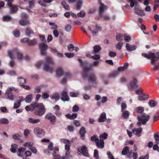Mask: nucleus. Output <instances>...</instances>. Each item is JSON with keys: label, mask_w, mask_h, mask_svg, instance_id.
<instances>
[{"label": "nucleus", "mask_w": 159, "mask_h": 159, "mask_svg": "<svg viewBox=\"0 0 159 159\" xmlns=\"http://www.w3.org/2000/svg\"><path fill=\"white\" fill-rule=\"evenodd\" d=\"M11 148L10 150L12 153H14L16 152V149L18 148L17 145L16 144H13L11 146Z\"/></svg>", "instance_id": "obj_29"}, {"label": "nucleus", "mask_w": 159, "mask_h": 159, "mask_svg": "<svg viewBox=\"0 0 159 159\" xmlns=\"http://www.w3.org/2000/svg\"><path fill=\"white\" fill-rule=\"evenodd\" d=\"M86 133V131L85 127L84 126L81 127L80 131L79 134L80 135V136L82 138L84 137L85 135V134Z\"/></svg>", "instance_id": "obj_23"}, {"label": "nucleus", "mask_w": 159, "mask_h": 159, "mask_svg": "<svg viewBox=\"0 0 159 159\" xmlns=\"http://www.w3.org/2000/svg\"><path fill=\"white\" fill-rule=\"evenodd\" d=\"M56 75L57 76H61L64 73L62 69L61 68H57L56 71Z\"/></svg>", "instance_id": "obj_28"}, {"label": "nucleus", "mask_w": 159, "mask_h": 159, "mask_svg": "<svg viewBox=\"0 0 159 159\" xmlns=\"http://www.w3.org/2000/svg\"><path fill=\"white\" fill-rule=\"evenodd\" d=\"M53 33L55 37H57L58 36L59 33L58 31L57 30H54L53 31Z\"/></svg>", "instance_id": "obj_63"}, {"label": "nucleus", "mask_w": 159, "mask_h": 159, "mask_svg": "<svg viewBox=\"0 0 159 159\" xmlns=\"http://www.w3.org/2000/svg\"><path fill=\"white\" fill-rule=\"evenodd\" d=\"M79 95L78 93H75L71 92L70 93V97H77Z\"/></svg>", "instance_id": "obj_56"}, {"label": "nucleus", "mask_w": 159, "mask_h": 159, "mask_svg": "<svg viewBox=\"0 0 159 159\" xmlns=\"http://www.w3.org/2000/svg\"><path fill=\"white\" fill-rule=\"evenodd\" d=\"M61 99L63 101H68L70 100L67 93L65 90H63L62 93Z\"/></svg>", "instance_id": "obj_13"}, {"label": "nucleus", "mask_w": 159, "mask_h": 159, "mask_svg": "<svg viewBox=\"0 0 159 159\" xmlns=\"http://www.w3.org/2000/svg\"><path fill=\"white\" fill-rule=\"evenodd\" d=\"M91 70L92 68L91 67H84L83 68L82 75L84 78H87L89 82L92 83L94 85H96L97 84V78L95 74L92 73L88 75L89 71Z\"/></svg>", "instance_id": "obj_2"}, {"label": "nucleus", "mask_w": 159, "mask_h": 159, "mask_svg": "<svg viewBox=\"0 0 159 159\" xmlns=\"http://www.w3.org/2000/svg\"><path fill=\"white\" fill-rule=\"evenodd\" d=\"M39 121L40 120L39 119H35L31 118H30L29 119V122L31 124H36L39 122Z\"/></svg>", "instance_id": "obj_31"}, {"label": "nucleus", "mask_w": 159, "mask_h": 159, "mask_svg": "<svg viewBox=\"0 0 159 159\" xmlns=\"http://www.w3.org/2000/svg\"><path fill=\"white\" fill-rule=\"evenodd\" d=\"M136 13L140 16H145V14L143 11L142 10L139 9H137L136 11Z\"/></svg>", "instance_id": "obj_40"}, {"label": "nucleus", "mask_w": 159, "mask_h": 159, "mask_svg": "<svg viewBox=\"0 0 159 159\" xmlns=\"http://www.w3.org/2000/svg\"><path fill=\"white\" fill-rule=\"evenodd\" d=\"M144 111V108L143 107H139L136 108V112L138 113H140L141 115V116H139L137 117L138 121L137 124L139 126H141L142 124L145 125L150 118V116L149 115L143 113Z\"/></svg>", "instance_id": "obj_1"}, {"label": "nucleus", "mask_w": 159, "mask_h": 159, "mask_svg": "<svg viewBox=\"0 0 159 159\" xmlns=\"http://www.w3.org/2000/svg\"><path fill=\"white\" fill-rule=\"evenodd\" d=\"M78 61L80 64L81 66L83 67L84 65H88V62L87 61H83L80 58H78Z\"/></svg>", "instance_id": "obj_41"}, {"label": "nucleus", "mask_w": 159, "mask_h": 159, "mask_svg": "<svg viewBox=\"0 0 159 159\" xmlns=\"http://www.w3.org/2000/svg\"><path fill=\"white\" fill-rule=\"evenodd\" d=\"M91 140L92 141H95V143L99 141V139L98 138L96 137V135H94L91 137Z\"/></svg>", "instance_id": "obj_46"}, {"label": "nucleus", "mask_w": 159, "mask_h": 159, "mask_svg": "<svg viewBox=\"0 0 159 159\" xmlns=\"http://www.w3.org/2000/svg\"><path fill=\"white\" fill-rule=\"evenodd\" d=\"M124 35L120 34H118L116 36V39L118 41H120L123 39Z\"/></svg>", "instance_id": "obj_39"}, {"label": "nucleus", "mask_w": 159, "mask_h": 159, "mask_svg": "<svg viewBox=\"0 0 159 159\" xmlns=\"http://www.w3.org/2000/svg\"><path fill=\"white\" fill-rule=\"evenodd\" d=\"M105 6L102 3H101L99 9V16H102V14L104 11Z\"/></svg>", "instance_id": "obj_19"}, {"label": "nucleus", "mask_w": 159, "mask_h": 159, "mask_svg": "<svg viewBox=\"0 0 159 159\" xmlns=\"http://www.w3.org/2000/svg\"><path fill=\"white\" fill-rule=\"evenodd\" d=\"M149 98L148 95H146L143 93L140 94L138 97V99L140 101L147 100Z\"/></svg>", "instance_id": "obj_18"}, {"label": "nucleus", "mask_w": 159, "mask_h": 159, "mask_svg": "<svg viewBox=\"0 0 159 159\" xmlns=\"http://www.w3.org/2000/svg\"><path fill=\"white\" fill-rule=\"evenodd\" d=\"M93 50L92 53L95 54L100 51L101 49V48L99 45H95L93 47Z\"/></svg>", "instance_id": "obj_24"}, {"label": "nucleus", "mask_w": 159, "mask_h": 159, "mask_svg": "<svg viewBox=\"0 0 159 159\" xmlns=\"http://www.w3.org/2000/svg\"><path fill=\"white\" fill-rule=\"evenodd\" d=\"M19 24L22 26L28 25L29 24V21L27 20H20L19 21Z\"/></svg>", "instance_id": "obj_34"}, {"label": "nucleus", "mask_w": 159, "mask_h": 159, "mask_svg": "<svg viewBox=\"0 0 159 159\" xmlns=\"http://www.w3.org/2000/svg\"><path fill=\"white\" fill-rule=\"evenodd\" d=\"M95 27L96 30L95 31L93 30L92 31V34L93 36L97 35V34L98 33V31H100L101 30V27L99 26L98 24H96L95 25Z\"/></svg>", "instance_id": "obj_21"}, {"label": "nucleus", "mask_w": 159, "mask_h": 159, "mask_svg": "<svg viewBox=\"0 0 159 159\" xmlns=\"http://www.w3.org/2000/svg\"><path fill=\"white\" fill-rule=\"evenodd\" d=\"M25 33L26 35L27 36H29L30 34H34V32L31 29V28L29 27H27L25 30Z\"/></svg>", "instance_id": "obj_27"}, {"label": "nucleus", "mask_w": 159, "mask_h": 159, "mask_svg": "<svg viewBox=\"0 0 159 159\" xmlns=\"http://www.w3.org/2000/svg\"><path fill=\"white\" fill-rule=\"evenodd\" d=\"M81 151L84 156L88 157H89L87 147L85 146H83L81 147Z\"/></svg>", "instance_id": "obj_14"}, {"label": "nucleus", "mask_w": 159, "mask_h": 159, "mask_svg": "<svg viewBox=\"0 0 159 159\" xmlns=\"http://www.w3.org/2000/svg\"><path fill=\"white\" fill-rule=\"evenodd\" d=\"M8 55L11 59H14L13 55H16L17 59L19 60H21L23 57L22 54L16 48L14 49L12 51H9L8 52Z\"/></svg>", "instance_id": "obj_5"}, {"label": "nucleus", "mask_w": 159, "mask_h": 159, "mask_svg": "<svg viewBox=\"0 0 159 159\" xmlns=\"http://www.w3.org/2000/svg\"><path fill=\"white\" fill-rule=\"evenodd\" d=\"M29 149H30L34 153H37V150L36 148L34 147H33L32 146L30 147L29 148Z\"/></svg>", "instance_id": "obj_60"}, {"label": "nucleus", "mask_w": 159, "mask_h": 159, "mask_svg": "<svg viewBox=\"0 0 159 159\" xmlns=\"http://www.w3.org/2000/svg\"><path fill=\"white\" fill-rule=\"evenodd\" d=\"M67 48L69 51L72 52L74 49V47L73 44H70L68 45Z\"/></svg>", "instance_id": "obj_55"}, {"label": "nucleus", "mask_w": 159, "mask_h": 159, "mask_svg": "<svg viewBox=\"0 0 159 159\" xmlns=\"http://www.w3.org/2000/svg\"><path fill=\"white\" fill-rule=\"evenodd\" d=\"M127 105L125 103L122 102L121 104V111H124V110L126 109Z\"/></svg>", "instance_id": "obj_58"}, {"label": "nucleus", "mask_w": 159, "mask_h": 159, "mask_svg": "<svg viewBox=\"0 0 159 159\" xmlns=\"http://www.w3.org/2000/svg\"><path fill=\"white\" fill-rule=\"evenodd\" d=\"M18 81L19 82L20 85L21 86V84H24L26 82V79L23 78L21 76L18 77Z\"/></svg>", "instance_id": "obj_26"}, {"label": "nucleus", "mask_w": 159, "mask_h": 159, "mask_svg": "<svg viewBox=\"0 0 159 159\" xmlns=\"http://www.w3.org/2000/svg\"><path fill=\"white\" fill-rule=\"evenodd\" d=\"M13 35L15 37H18L20 36V32L18 30H15L13 31Z\"/></svg>", "instance_id": "obj_53"}, {"label": "nucleus", "mask_w": 159, "mask_h": 159, "mask_svg": "<svg viewBox=\"0 0 159 159\" xmlns=\"http://www.w3.org/2000/svg\"><path fill=\"white\" fill-rule=\"evenodd\" d=\"M42 96L43 99H47L49 97V95L47 93H43Z\"/></svg>", "instance_id": "obj_59"}, {"label": "nucleus", "mask_w": 159, "mask_h": 159, "mask_svg": "<svg viewBox=\"0 0 159 159\" xmlns=\"http://www.w3.org/2000/svg\"><path fill=\"white\" fill-rule=\"evenodd\" d=\"M108 136L107 134L106 133L104 132L100 135L99 139L100 140H103V139H106L107 138Z\"/></svg>", "instance_id": "obj_37"}, {"label": "nucleus", "mask_w": 159, "mask_h": 159, "mask_svg": "<svg viewBox=\"0 0 159 159\" xmlns=\"http://www.w3.org/2000/svg\"><path fill=\"white\" fill-rule=\"evenodd\" d=\"M126 48L127 51L129 52L135 50L137 48V46L134 45H130L128 43L126 44Z\"/></svg>", "instance_id": "obj_15"}, {"label": "nucleus", "mask_w": 159, "mask_h": 159, "mask_svg": "<svg viewBox=\"0 0 159 159\" xmlns=\"http://www.w3.org/2000/svg\"><path fill=\"white\" fill-rule=\"evenodd\" d=\"M79 110V108L77 105H75L72 107V111L74 112H77Z\"/></svg>", "instance_id": "obj_57"}, {"label": "nucleus", "mask_w": 159, "mask_h": 159, "mask_svg": "<svg viewBox=\"0 0 159 159\" xmlns=\"http://www.w3.org/2000/svg\"><path fill=\"white\" fill-rule=\"evenodd\" d=\"M29 41V39L27 38H25L21 39L20 41L22 43H27Z\"/></svg>", "instance_id": "obj_62"}, {"label": "nucleus", "mask_w": 159, "mask_h": 159, "mask_svg": "<svg viewBox=\"0 0 159 159\" xmlns=\"http://www.w3.org/2000/svg\"><path fill=\"white\" fill-rule=\"evenodd\" d=\"M11 12L12 13H15L18 10L17 7L16 6H12L10 8Z\"/></svg>", "instance_id": "obj_42"}, {"label": "nucleus", "mask_w": 159, "mask_h": 159, "mask_svg": "<svg viewBox=\"0 0 159 159\" xmlns=\"http://www.w3.org/2000/svg\"><path fill=\"white\" fill-rule=\"evenodd\" d=\"M69 3L74 2H75L76 3V9L79 11L81 8L82 5V0H67Z\"/></svg>", "instance_id": "obj_11"}, {"label": "nucleus", "mask_w": 159, "mask_h": 159, "mask_svg": "<svg viewBox=\"0 0 159 159\" xmlns=\"http://www.w3.org/2000/svg\"><path fill=\"white\" fill-rule=\"evenodd\" d=\"M45 118L49 120L51 123H54L56 121L57 118L55 116L53 115L51 113H49L46 114Z\"/></svg>", "instance_id": "obj_9"}, {"label": "nucleus", "mask_w": 159, "mask_h": 159, "mask_svg": "<svg viewBox=\"0 0 159 159\" xmlns=\"http://www.w3.org/2000/svg\"><path fill=\"white\" fill-rule=\"evenodd\" d=\"M129 148L127 146L125 147L123 149L122 151V154L125 155L129 152Z\"/></svg>", "instance_id": "obj_35"}, {"label": "nucleus", "mask_w": 159, "mask_h": 159, "mask_svg": "<svg viewBox=\"0 0 159 159\" xmlns=\"http://www.w3.org/2000/svg\"><path fill=\"white\" fill-rule=\"evenodd\" d=\"M149 157V155L146 154L145 156H142L139 157L138 159H148Z\"/></svg>", "instance_id": "obj_64"}, {"label": "nucleus", "mask_w": 159, "mask_h": 159, "mask_svg": "<svg viewBox=\"0 0 159 159\" xmlns=\"http://www.w3.org/2000/svg\"><path fill=\"white\" fill-rule=\"evenodd\" d=\"M11 19V17L8 15L4 16L3 17L2 20L3 21L8 22L10 21Z\"/></svg>", "instance_id": "obj_38"}, {"label": "nucleus", "mask_w": 159, "mask_h": 159, "mask_svg": "<svg viewBox=\"0 0 159 159\" xmlns=\"http://www.w3.org/2000/svg\"><path fill=\"white\" fill-rule=\"evenodd\" d=\"M71 29V26L69 24H67L66 25L65 27V30L67 32H70Z\"/></svg>", "instance_id": "obj_51"}, {"label": "nucleus", "mask_w": 159, "mask_h": 159, "mask_svg": "<svg viewBox=\"0 0 159 159\" xmlns=\"http://www.w3.org/2000/svg\"><path fill=\"white\" fill-rule=\"evenodd\" d=\"M123 43L122 42H119L116 45V48L120 50L122 48V47L123 45Z\"/></svg>", "instance_id": "obj_47"}, {"label": "nucleus", "mask_w": 159, "mask_h": 159, "mask_svg": "<svg viewBox=\"0 0 159 159\" xmlns=\"http://www.w3.org/2000/svg\"><path fill=\"white\" fill-rule=\"evenodd\" d=\"M148 104L152 107H154L157 105V103L153 100H150L148 102Z\"/></svg>", "instance_id": "obj_44"}, {"label": "nucleus", "mask_w": 159, "mask_h": 159, "mask_svg": "<svg viewBox=\"0 0 159 159\" xmlns=\"http://www.w3.org/2000/svg\"><path fill=\"white\" fill-rule=\"evenodd\" d=\"M32 99V95L30 94L27 96L24 100L26 102L29 103L31 102Z\"/></svg>", "instance_id": "obj_36"}, {"label": "nucleus", "mask_w": 159, "mask_h": 159, "mask_svg": "<svg viewBox=\"0 0 159 159\" xmlns=\"http://www.w3.org/2000/svg\"><path fill=\"white\" fill-rule=\"evenodd\" d=\"M61 4L63 6L64 8L66 10H68L70 9L69 6L67 4L66 2L64 1L61 2Z\"/></svg>", "instance_id": "obj_45"}, {"label": "nucleus", "mask_w": 159, "mask_h": 159, "mask_svg": "<svg viewBox=\"0 0 159 159\" xmlns=\"http://www.w3.org/2000/svg\"><path fill=\"white\" fill-rule=\"evenodd\" d=\"M74 124L76 127H79L80 125V123L79 121L75 120L74 121Z\"/></svg>", "instance_id": "obj_61"}, {"label": "nucleus", "mask_w": 159, "mask_h": 159, "mask_svg": "<svg viewBox=\"0 0 159 159\" xmlns=\"http://www.w3.org/2000/svg\"><path fill=\"white\" fill-rule=\"evenodd\" d=\"M26 149L25 148H21L18 149L17 154L20 157H23L25 154L26 157L31 156V153L30 151H26L25 152Z\"/></svg>", "instance_id": "obj_6"}, {"label": "nucleus", "mask_w": 159, "mask_h": 159, "mask_svg": "<svg viewBox=\"0 0 159 159\" xmlns=\"http://www.w3.org/2000/svg\"><path fill=\"white\" fill-rule=\"evenodd\" d=\"M34 133L37 136L39 137H42L44 135L43 130L39 128H35L34 129Z\"/></svg>", "instance_id": "obj_8"}, {"label": "nucleus", "mask_w": 159, "mask_h": 159, "mask_svg": "<svg viewBox=\"0 0 159 159\" xmlns=\"http://www.w3.org/2000/svg\"><path fill=\"white\" fill-rule=\"evenodd\" d=\"M31 106L33 108V109L35 110L34 114L36 115L41 116L46 112V109L43 103L35 102L31 104Z\"/></svg>", "instance_id": "obj_4"}, {"label": "nucleus", "mask_w": 159, "mask_h": 159, "mask_svg": "<svg viewBox=\"0 0 159 159\" xmlns=\"http://www.w3.org/2000/svg\"><path fill=\"white\" fill-rule=\"evenodd\" d=\"M154 55L155 53L150 52H148V54L145 53H142V56L148 59L151 58V57H153V56H155Z\"/></svg>", "instance_id": "obj_22"}, {"label": "nucleus", "mask_w": 159, "mask_h": 159, "mask_svg": "<svg viewBox=\"0 0 159 159\" xmlns=\"http://www.w3.org/2000/svg\"><path fill=\"white\" fill-rule=\"evenodd\" d=\"M42 64L44 65L43 69L45 71H48L51 73H52L53 71V66L54 63L52 58L48 57L45 58V62H43L42 61L37 63L36 65V67L37 68H39Z\"/></svg>", "instance_id": "obj_3"}, {"label": "nucleus", "mask_w": 159, "mask_h": 159, "mask_svg": "<svg viewBox=\"0 0 159 159\" xmlns=\"http://www.w3.org/2000/svg\"><path fill=\"white\" fill-rule=\"evenodd\" d=\"M39 47L40 50V53L42 56H45L46 54V51L48 49V45L43 43H40L39 45Z\"/></svg>", "instance_id": "obj_7"}, {"label": "nucleus", "mask_w": 159, "mask_h": 159, "mask_svg": "<svg viewBox=\"0 0 159 159\" xmlns=\"http://www.w3.org/2000/svg\"><path fill=\"white\" fill-rule=\"evenodd\" d=\"M37 43V41L36 39H34L30 40L29 39V41L28 42V44L29 46H34Z\"/></svg>", "instance_id": "obj_33"}, {"label": "nucleus", "mask_w": 159, "mask_h": 159, "mask_svg": "<svg viewBox=\"0 0 159 159\" xmlns=\"http://www.w3.org/2000/svg\"><path fill=\"white\" fill-rule=\"evenodd\" d=\"M142 131V129L141 127L138 129L134 128L132 130V131L133 133L138 136H140L139 134L141 133Z\"/></svg>", "instance_id": "obj_20"}, {"label": "nucleus", "mask_w": 159, "mask_h": 159, "mask_svg": "<svg viewBox=\"0 0 159 159\" xmlns=\"http://www.w3.org/2000/svg\"><path fill=\"white\" fill-rule=\"evenodd\" d=\"M85 13L83 11H81L80 12L78 13L77 15L79 17H84L85 16Z\"/></svg>", "instance_id": "obj_50"}, {"label": "nucleus", "mask_w": 159, "mask_h": 159, "mask_svg": "<svg viewBox=\"0 0 159 159\" xmlns=\"http://www.w3.org/2000/svg\"><path fill=\"white\" fill-rule=\"evenodd\" d=\"M10 89L11 88H7L5 94L7 96L8 99L13 101L15 99V97Z\"/></svg>", "instance_id": "obj_12"}, {"label": "nucleus", "mask_w": 159, "mask_h": 159, "mask_svg": "<svg viewBox=\"0 0 159 159\" xmlns=\"http://www.w3.org/2000/svg\"><path fill=\"white\" fill-rule=\"evenodd\" d=\"M106 114L105 112H102L100 115L98 119L99 122H103L106 121Z\"/></svg>", "instance_id": "obj_16"}, {"label": "nucleus", "mask_w": 159, "mask_h": 159, "mask_svg": "<svg viewBox=\"0 0 159 159\" xmlns=\"http://www.w3.org/2000/svg\"><path fill=\"white\" fill-rule=\"evenodd\" d=\"M1 123L3 124H7L9 123V120L7 119L3 118L0 120Z\"/></svg>", "instance_id": "obj_43"}, {"label": "nucleus", "mask_w": 159, "mask_h": 159, "mask_svg": "<svg viewBox=\"0 0 159 159\" xmlns=\"http://www.w3.org/2000/svg\"><path fill=\"white\" fill-rule=\"evenodd\" d=\"M61 140H62L64 143H66L65 145V149L66 150V155H67L68 154L70 155V148L69 144L70 143V142L68 140L65 139H61Z\"/></svg>", "instance_id": "obj_10"}, {"label": "nucleus", "mask_w": 159, "mask_h": 159, "mask_svg": "<svg viewBox=\"0 0 159 159\" xmlns=\"http://www.w3.org/2000/svg\"><path fill=\"white\" fill-rule=\"evenodd\" d=\"M97 146L99 148H102L104 146V143L103 140H100L99 142V141L96 143Z\"/></svg>", "instance_id": "obj_25"}, {"label": "nucleus", "mask_w": 159, "mask_h": 159, "mask_svg": "<svg viewBox=\"0 0 159 159\" xmlns=\"http://www.w3.org/2000/svg\"><path fill=\"white\" fill-rule=\"evenodd\" d=\"M122 116L125 119L128 118L129 115V112L127 111H122Z\"/></svg>", "instance_id": "obj_32"}, {"label": "nucleus", "mask_w": 159, "mask_h": 159, "mask_svg": "<svg viewBox=\"0 0 159 159\" xmlns=\"http://www.w3.org/2000/svg\"><path fill=\"white\" fill-rule=\"evenodd\" d=\"M65 55L69 58H72L74 56V54L73 53H65Z\"/></svg>", "instance_id": "obj_52"}, {"label": "nucleus", "mask_w": 159, "mask_h": 159, "mask_svg": "<svg viewBox=\"0 0 159 159\" xmlns=\"http://www.w3.org/2000/svg\"><path fill=\"white\" fill-rule=\"evenodd\" d=\"M137 79L135 78L134 77L133 78V81H131L129 84V85L131 88L133 89L135 88H138V85L137 84Z\"/></svg>", "instance_id": "obj_17"}, {"label": "nucleus", "mask_w": 159, "mask_h": 159, "mask_svg": "<svg viewBox=\"0 0 159 159\" xmlns=\"http://www.w3.org/2000/svg\"><path fill=\"white\" fill-rule=\"evenodd\" d=\"M94 157L96 159H99L98 151L97 149H95L94 150Z\"/></svg>", "instance_id": "obj_54"}, {"label": "nucleus", "mask_w": 159, "mask_h": 159, "mask_svg": "<svg viewBox=\"0 0 159 159\" xmlns=\"http://www.w3.org/2000/svg\"><path fill=\"white\" fill-rule=\"evenodd\" d=\"M154 55L153 57H151L152 58L151 61V63L152 65L155 64V62L158 61V59H159V57L158 56H157V57H156L155 54Z\"/></svg>", "instance_id": "obj_30"}, {"label": "nucleus", "mask_w": 159, "mask_h": 159, "mask_svg": "<svg viewBox=\"0 0 159 159\" xmlns=\"http://www.w3.org/2000/svg\"><path fill=\"white\" fill-rule=\"evenodd\" d=\"M12 138L14 140H19L20 139L21 136L19 134H15L12 135Z\"/></svg>", "instance_id": "obj_48"}, {"label": "nucleus", "mask_w": 159, "mask_h": 159, "mask_svg": "<svg viewBox=\"0 0 159 159\" xmlns=\"http://www.w3.org/2000/svg\"><path fill=\"white\" fill-rule=\"evenodd\" d=\"M124 40L126 42H129L131 40V37L127 35L126 34H124Z\"/></svg>", "instance_id": "obj_49"}]
</instances>
